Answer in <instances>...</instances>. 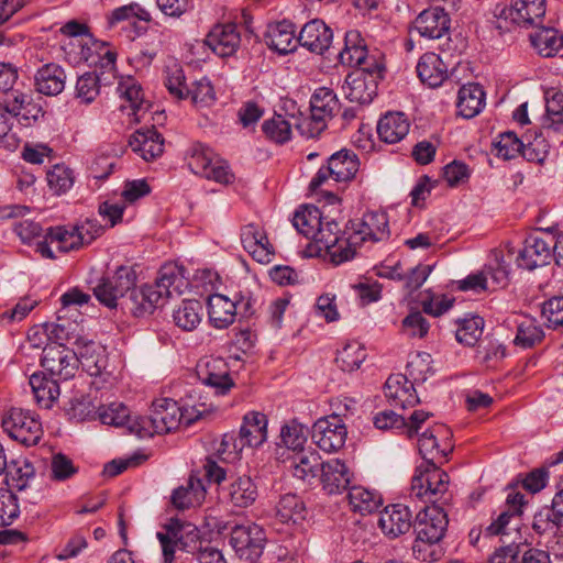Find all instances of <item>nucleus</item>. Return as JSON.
Listing matches in <instances>:
<instances>
[{
    "mask_svg": "<svg viewBox=\"0 0 563 563\" xmlns=\"http://www.w3.org/2000/svg\"><path fill=\"white\" fill-rule=\"evenodd\" d=\"M181 424V407L169 398L156 399L148 417H135L130 432L139 438H151L176 430Z\"/></svg>",
    "mask_w": 563,
    "mask_h": 563,
    "instance_id": "nucleus-1",
    "label": "nucleus"
},
{
    "mask_svg": "<svg viewBox=\"0 0 563 563\" xmlns=\"http://www.w3.org/2000/svg\"><path fill=\"white\" fill-rule=\"evenodd\" d=\"M165 528L166 532L156 533L164 563L174 561L176 549L197 555L208 544L201 539L200 531L194 523L172 519Z\"/></svg>",
    "mask_w": 563,
    "mask_h": 563,
    "instance_id": "nucleus-2",
    "label": "nucleus"
},
{
    "mask_svg": "<svg viewBox=\"0 0 563 563\" xmlns=\"http://www.w3.org/2000/svg\"><path fill=\"white\" fill-rule=\"evenodd\" d=\"M371 63L372 68H357L345 77L342 91L349 101L368 104L377 95L378 81L384 77L385 66H378L375 60Z\"/></svg>",
    "mask_w": 563,
    "mask_h": 563,
    "instance_id": "nucleus-3",
    "label": "nucleus"
},
{
    "mask_svg": "<svg viewBox=\"0 0 563 563\" xmlns=\"http://www.w3.org/2000/svg\"><path fill=\"white\" fill-rule=\"evenodd\" d=\"M136 273L131 266L121 265L114 272L106 274L93 287L96 298L109 308H115L128 297L135 286Z\"/></svg>",
    "mask_w": 563,
    "mask_h": 563,
    "instance_id": "nucleus-4",
    "label": "nucleus"
},
{
    "mask_svg": "<svg viewBox=\"0 0 563 563\" xmlns=\"http://www.w3.org/2000/svg\"><path fill=\"white\" fill-rule=\"evenodd\" d=\"M188 166L196 175H200L221 185H230L235 179L228 162L202 144L192 146Z\"/></svg>",
    "mask_w": 563,
    "mask_h": 563,
    "instance_id": "nucleus-5",
    "label": "nucleus"
},
{
    "mask_svg": "<svg viewBox=\"0 0 563 563\" xmlns=\"http://www.w3.org/2000/svg\"><path fill=\"white\" fill-rule=\"evenodd\" d=\"M439 465H419L411 482V493L432 505H437L449 487V475Z\"/></svg>",
    "mask_w": 563,
    "mask_h": 563,
    "instance_id": "nucleus-6",
    "label": "nucleus"
},
{
    "mask_svg": "<svg viewBox=\"0 0 563 563\" xmlns=\"http://www.w3.org/2000/svg\"><path fill=\"white\" fill-rule=\"evenodd\" d=\"M2 427L11 439L25 446L37 444L43 434L41 422L21 408H11L2 419Z\"/></svg>",
    "mask_w": 563,
    "mask_h": 563,
    "instance_id": "nucleus-7",
    "label": "nucleus"
},
{
    "mask_svg": "<svg viewBox=\"0 0 563 563\" xmlns=\"http://www.w3.org/2000/svg\"><path fill=\"white\" fill-rule=\"evenodd\" d=\"M266 542L264 530L255 525H239L231 530L230 544L236 555L249 563H257Z\"/></svg>",
    "mask_w": 563,
    "mask_h": 563,
    "instance_id": "nucleus-8",
    "label": "nucleus"
},
{
    "mask_svg": "<svg viewBox=\"0 0 563 563\" xmlns=\"http://www.w3.org/2000/svg\"><path fill=\"white\" fill-rule=\"evenodd\" d=\"M342 65L358 68H372L371 60H375L378 66H385L383 55L378 51L368 52L366 41L357 30H350L344 36V47L339 54Z\"/></svg>",
    "mask_w": 563,
    "mask_h": 563,
    "instance_id": "nucleus-9",
    "label": "nucleus"
},
{
    "mask_svg": "<svg viewBox=\"0 0 563 563\" xmlns=\"http://www.w3.org/2000/svg\"><path fill=\"white\" fill-rule=\"evenodd\" d=\"M341 415L345 412L320 418L312 427V440L324 452H335L345 443L347 431Z\"/></svg>",
    "mask_w": 563,
    "mask_h": 563,
    "instance_id": "nucleus-10",
    "label": "nucleus"
},
{
    "mask_svg": "<svg viewBox=\"0 0 563 563\" xmlns=\"http://www.w3.org/2000/svg\"><path fill=\"white\" fill-rule=\"evenodd\" d=\"M542 233H545L548 239L537 233L525 240L523 247L517 258L520 267L532 271L548 265L553 258L554 236L551 235V230H543Z\"/></svg>",
    "mask_w": 563,
    "mask_h": 563,
    "instance_id": "nucleus-11",
    "label": "nucleus"
},
{
    "mask_svg": "<svg viewBox=\"0 0 563 563\" xmlns=\"http://www.w3.org/2000/svg\"><path fill=\"white\" fill-rule=\"evenodd\" d=\"M42 366L51 376L68 379L75 375L78 367L77 353L59 344H47L43 349Z\"/></svg>",
    "mask_w": 563,
    "mask_h": 563,
    "instance_id": "nucleus-12",
    "label": "nucleus"
},
{
    "mask_svg": "<svg viewBox=\"0 0 563 563\" xmlns=\"http://www.w3.org/2000/svg\"><path fill=\"white\" fill-rule=\"evenodd\" d=\"M197 376L203 385L212 387L218 395H224L233 387L228 365L221 357L200 360L197 364Z\"/></svg>",
    "mask_w": 563,
    "mask_h": 563,
    "instance_id": "nucleus-13",
    "label": "nucleus"
},
{
    "mask_svg": "<svg viewBox=\"0 0 563 563\" xmlns=\"http://www.w3.org/2000/svg\"><path fill=\"white\" fill-rule=\"evenodd\" d=\"M545 14V0H511L509 8H503L499 15L512 23L529 27L538 26Z\"/></svg>",
    "mask_w": 563,
    "mask_h": 563,
    "instance_id": "nucleus-14",
    "label": "nucleus"
},
{
    "mask_svg": "<svg viewBox=\"0 0 563 563\" xmlns=\"http://www.w3.org/2000/svg\"><path fill=\"white\" fill-rule=\"evenodd\" d=\"M448 515L438 505L426 506L416 517L415 532L426 540L441 541L448 528Z\"/></svg>",
    "mask_w": 563,
    "mask_h": 563,
    "instance_id": "nucleus-15",
    "label": "nucleus"
},
{
    "mask_svg": "<svg viewBox=\"0 0 563 563\" xmlns=\"http://www.w3.org/2000/svg\"><path fill=\"white\" fill-rule=\"evenodd\" d=\"M203 42L216 55L224 58L236 53L241 45V35L234 23L217 24Z\"/></svg>",
    "mask_w": 563,
    "mask_h": 563,
    "instance_id": "nucleus-16",
    "label": "nucleus"
},
{
    "mask_svg": "<svg viewBox=\"0 0 563 563\" xmlns=\"http://www.w3.org/2000/svg\"><path fill=\"white\" fill-rule=\"evenodd\" d=\"M3 107L10 115L25 125H30L44 115L41 104L34 102L31 93L16 89L5 96Z\"/></svg>",
    "mask_w": 563,
    "mask_h": 563,
    "instance_id": "nucleus-17",
    "label": "nucleus"
},
{
    "mask_svg": "<svg viewBox=\"0 0 563 563\" xmlns=\"http://www.w3.org/2000/svg\"><path fill=\"white\" fill-rule=\"evenodd\" d=\"M388 217L383 211H371L364 214L352 233L354 243L365 241L379 242L389 238Z\"/></svg>",
    "mask_w": 563,
    "mask_h": 563,
    "instance_id": "nucleus-18",
    "label": "nucleus"
},
{
    "mask_svg": "<svg viewBox=\"0 0 563 563\" xmlns=\"http://www.w3.org/2000/svg\"><path fill=\"white\" fill-rule=\"evenodd\" d=\"M165 302L159 290L156 291L153 285H145L139 289L134 286L120 305L134 316L141 317L153 313L156 308L163 306Z\"/></svg>",
    "mask_w": 563,
    "mask_h": 563,
    "instance_id": "nucleus-19",
    "label": "nucleus"
},
{
    "mask_svg": "<svg viewBox=\"0 0 563 563\" xmlns=\"http://www.w3.org/2000/svg\"><path fill=\"white\" fill-rule=\"evenodd\" d=\"M257 486L247 475L231 478L230 483L221 487L223 500L233 507L247 508L257 498Z\"/></svg>",
    "mask_w": 563,
    "mask_h": 563,
    "instance_id": "nucleus-20",
    "label": "nucleus"
},
{
    "mask_svg": "<svg viewBox=\"0 0 563 563\" xmlns=\"http://www.w3.org/2000/svg\"><path fill=\"white\" fill-rule=\"evenodd\" d=\"M332 38V30L322 20L313 19L302 26L297 41L311 53L322 55L330 47Z\"/></svg>",
    "mask_w": 563,
    "mask_h": 563,
    "instance_id": "nucleus-21",
    "label": "nucleus"
},
{
    "mask_svg": "<svg viewBox=\"0 0 563 563\" xmlns=\"http://www.w3.org/2000/svg\"><path fill=\"white\" fill-rule=\"evenodd\" d=\"M413 29L423 37L440 38L450 30V18L442 8H430L416 18Z\"/></svg>",
    "mask_w": 563,
    "mask_h": 563,
    "instance_id": "nucleus-22",
    "label": "nucleus"
},
{
    "mask_svg": "<svg viewBox=\"0 0 563 563\" xmlns=\"http://www.w3.org/2000/svg\"><path fill=\"white\" fill-rule=\"evenodd\" d=\"M449 434V429L443 424H437L420 434L418 449L423 459L421 465H437L445 462L446 449H439L438 438H448Z\"/></svg>",
    "mask_w": 563,
    "mask_h": 563,
    "instance_id": "nucleus-23",
    "label": "nucleus"
},
{
    "mask_svg": "<svg viewBox=\"0 0 563 563\" xmlns=\"http://www.w3.org/2000/svg\"><path fill=\"white\" fill-rule=\"evenodd\" d=\"M153 287L159 290L165 301L174 295L180 296L188 288L185 268L177 263H166L161 267Z\"/></svg>",
    "mask_w": 563,
    "mask_h": 563,
    "instance_id": "nucleus-24",
    "label": "nucleus"
},
{
    "mask_svg": "<svg viewBox=\"0 0 563 563\" xmlns=\"http://www.w3.org/2000/svg\"><path fill=\"white\" fill-rule=\"evenodd\" d=\"M241 242L255 261L263 264L271 262L273 247L263 228L254 223L244 225L241 229Z\"/></svg>",
    "mask_w": 563,
    "mask_h": 563,
    "instance_id": "nucleus-25",
    "label": "nucleus"
},
{
    "mask_svg": "<svg viewBox=\"0 0 563 563\" xmlns=\"http://www.w3.org/2000/svg\"><path fill=\"white\" fill-rule=\"evenodd\" d=\"M385 396L394 407L406 409L419 404L413 383L402 374L390 375L385 383Z\"/></svg>",
    "mask_w": 563,
    "mask_h": 563,
    "instance_id": "nucleus-26",
    "label": "nucleus"
},
{
    "mask_svg": "<svg viewBox=\"0 0 563 563\" xmlns=\"http://www.w3.org/2000/svg\"><path fill=\"white\" fill-rule=\"evenodd\" d=\"M378 525L385 534L397 538L409 531L412 525L411 512L400 504L387 506L379 515Z\"/></svg>",
    "mask_w": 563,
    "mask_h": 563,
    "instance_id": "nucleus-27",
    "label": "nucleus"
},
{
    "mask_svg": "<svg viewBox=\"0 0 563 563\" xmlns=\"http://www.w3.org/2000/svg\"><path fill=\"white\" fill-rule=\"evenodd\" d=\"M320 481L328 494H341L351 482L349 468L339 459L329 460L322 464Z\"/></svg>",
    "mask_w": 563,
    "mask_h": 563,
    "instance_id": "nucleus-28",
    "label": "nucleus"
},
{
    "mask_svg": "<svg viewBox=\"0 0 563 563\" xmlns=\"http://www.w3.org/2000/svg\"><path fill=\"white\" fill-rule=\"evenodd\" d=\"M297 37L295 25L289 21L284 20L267 27L266 43L279 54L286 55L294 52L299 43Z\"/></svg>",
    "mask_w": 563,
    "mask_h": 563,
    "instance_id": "nucleus-29",
    "label": "nucleus"
},
{
    "mask_svg": "<svg viewBox=\"0 0 563 563\" xmlns=\"http://www.w3.org/2000/svg\"><path fill=\"white\" fill-rule=\"evenodd\" d=\"M117 91L126 102V104H121V109L129 110L128 114L139 122L141 117L147 111L141 85L134 78L128 77L119 82Z\"/></svg>",
    "mask_w": 563,
    "mask_h": 563,
    "instance_id": "nucleus-30",
    "label": "nucleus"
},
{
    "mask_svg": "<svg viewBox=\"0 0 563 563\" xmlns=\"http://www.w3.org/2000/svg\"><path fill=\"white\" fill-rule=\"evenodd\" d=\"M75 344L76 350L74 351L77 353L78 364H81L89 375H99L107 363L103 347L85 339H77Z\"/></svg>",
    "mask_w": 563,
    "mask_h": 563,
    "instance_id": "nucleus-31",
    "label": "nucleus"
},
{
    "mask_svg": "<svg viewBox=\"0 0 563 563\" xmlns=\"http://www.w3.org/2000/svg\"><path fill=\"white\" fill-rule=\"evenodd\" d=\"M34 82L37 92L46 96H57L65 88L66 74L59 65L46 64L37 69Z\"/></svg>",
    "mask_w": 563,
    "mask_h": 563,
    "instance_id": "nucleus-32",
    "label": "nucleus"
},
{
    "mask_svg": "<svg viewBox=\"0 0 563 563\" xmlns=\"http://www.w3.org/2000/svg\"><path fill=\"white\" fill-rule=\"evenodd\" d=\"M130 145L143 159L152 161L162 155L164 139L154 128L141 129L132 135Z\"/></svg>",
    "mask_w": 563,
    "mask_h": 563,
    "instance_id": "nucleus-33",
    "label": "nucleus"
},
{
    "mask_svg": "<svg viewBox=\"0 0 563 563\" xmlns=\"http://www.w3.org/2000/svg\"><path fill=\"white\" fill-rule=\"evenodd\" d=\"M267 439V418L264 413L252 411L244 416L240 429L241 446H258Z\"/></svg>",
    "mask_w": 563,
    "mask_h": 563,
    "instance_id": "nucleus-34",
    "label": "nucleus"
},
{
    "mask_svg": "<svg viewBox=\"0 0 563 563\" xmlns=\"http://www.w3.org/2000/svg\"><path fill=\"white\" fill-rule=\"evenodd\" d=\"M410 123L402 112H387L377 123L379 139L389 144L398 143L409 132Z\"/></svg>",
    "mask_w": 563,
    "mask_h": 563,
    "instance_id": "nucleus-35",
    "label": "nucleus"
},
{
    "mask_svg": "<svg viewBox=\"0 0 563 563\" xmlns=\"http://www.w3.org/2000/svg\"><path fill=\"white\" fill-rule=\"evenodd\" d=\"M236 302L224 295L213 294L208 298L210 322L218 329L228 328L235 320Z\"/></svg>",
    "mask_w": 563,
    "mask_h": 563,
    "instance_id": "nucleus-36",
    "label": "nucleus"
},
{
    "mask_svg": "<svg viewBox=\"0 0 563 563\" xmlns=\"http://www.w3.org/2000/svg\"><path fill=\"white\" fill-rule=\"evenodd\" d=\"M420 80L431 88L442 85L448 76V67L441 57L434 53L422 55L417 65Z\"/></svg>",
    "mask_w": 563,
    "mask_h": 563,
    "instance_id": "nucleus-37",
    "label": "nucleus"
},
{
    "mask_svg": "<svg viewBox=\"0 0 563 563\" xmlns=\"http://www.w3.org/2000/svg\"><path fill=\"white\" fill-rule=\"evenodd\" d=\"M334 183H346L354 178L360 163L356 154L341 150L332 154L327 163Z\"/></svg>",
    "mask_w": 563,
    "mask_h": 563,
    "instance_id": "nucleus-38",
    "label": "nucleus"
},
{
    "mask_svg": "<svg viewBox=\"0 0 563 563\" xmlns=\"http://www.w3.org/2000/svg\"><path fill=\"white\" fill-rule=\"evenodd\" d=\"M459 113L465 119L476 117L485 107V91L478 84H467L459 90Z\"/></svg>",
    "mask_w": 563,
    "mask_h": 563,
    "instance_id": "nucleus-39",
    "label": "nucleus"
},
{
    "mask_svg": "<svg viewBox=\"0 0 563 563\" xmlns=\"http://www.w3.org/2000/svg\"><path fill=\"white\" fill-rule=\"evenodd\" d=\"M206 497V487L198 477L190 476L186 483L174 490L172 503L178 509H188L202 504Z\"/></svg>",
    "mask_w": 563,
    "mask_h": 563,
    "instance_id": "nucleus-40",
    "label": "nucleus"
},
{
    "mask_svg": "<svg viewBox=\"0 0 563 563\" xmlns=\"http://www.w3.org/2000/svg\"><path fill=\"white\" fill-rule=\"evenodd\" d=\"M532 46L544 57H563V35L552 27H541L530 34Z\"/></svg>",
    "mask_w": 563,
    "mask_h": 563,
    "instance_id": "nucleus-41",
    "label": "nucleus"
},
{
    "mask_svg": "<svg viewBox=\"0 0 563 563\" xmlns=\"http://www.w3.org/2000/svg\"><path fill=\"white\" fill-rule=\"evenodd\" d=\"M53 377L34 373L29 379L36 402L45 409L52 408L59 396V386Z\"/></svg>",
    "mask_w": 563,
    "mask_h": 563,
    "instance_id": "nucleus-42",
    "label": "nucleus"
},
{
    "mask_svg": "<svg viewBox=\"0 0 563 563\" xmlns=\"http://www.w3.org/2000/svg\"><path fill=\"white\" fill-rule=\"evenodd\" d=\"M323 463L314 450L296 452L291 457L292 474L298 479L309 482L318 476Z\"/></svg>",
    "mask_w": 563,
    "mask_h": 563,
    "instance_id": "nucleus-43",
    "label": "nucleus"
},
{
    "mask_svg": "<svg viewBox=\"0 0 563 563\" xmlns=\"http://www.w3.org/2000/svg\"><path fill=\"white\" fill-rule=\"evenodd\" d=\"M340 109L339 100L332 89L327 87L318 88L310 100V112L314 118L327 123Z\"/></svg>",
    "mask_w": 563,
    "mask_h": 563,
    "instance_id": "nucleus-44",
    "label": "nucleus"
},
{
    "mask_svg": "<svg viewBox=\"0 0 563 563\" xmlns=\"http://www.w3.org/2000/svg\"><path fill=\"white\" fill-rule=\"evenodd\" d=\"M164 85L169 95L177 99L184 100L188 98V87L181 65L174 58L166 60L164 66Z\"/></svg>",
    "mask_w": 563,
    "mask_h": 563,
    "instance_id": "nucleus-45",
    "label": "nucleus"
},
{
    "mask_svg": "<svg viewBox=\"0 0 563 563\" xmlns=\"http://www.w3.org/2000/svg\"><path fill=\"white\" fill-rule=\"evenodd\" d=\"M323 219L319 208L303 206L295 212L292 224L299 233L311 240Z\"/></svg>",
    "mask_w": 563,
    "mask_h": 563,
    "instance_id": "nucleus-46",
    "label": "nucleus"
},
{
    "mask_svg": "<svg viewBox=\"0 0 563 563\" xmlns=\"http://www.w3.org/2000/svg\"><path fill=\"white\" fill-rule=\"evenodd\" d=\"M305 504L295 494L283 495L276 505V517L283 523H298L305 518Z\"/></svg>",
    "mask_w": 563,
    "mask_h": 563,
    "instance_id": "nucleus-47",
    "label": "nucleus"
},
{
    "mask_svg": "<svg viewBox=\"0 0 563 563\" xmlns=\"http://www.w3.org/2000/svg\"><path fill=\"white\" fill-rule=\"evenodd\" d=\"M201 310L202 306L198 300H183L173 313L174 322L185 331H192L201 321Z\"/></svg>",
    "mask_w": 563,
    "mask_h": 563,
    "instance_id": "nucleus-48",
    "label": "nucleus"
},
{
    "mask_svg": "<svg viewBox=\"0 0 563 563\" xmlns=\"http://www.w3.org/2000/svg\"><path fill=\"white\" fill-rule=\"evenodd\" d=\"M544 336L542 328L538 324L537 320L522 317L517 321V334L514 343L522 349L532 347L534 344L540 343Z\"/></svg>",
    "mask_w": 563,
    "mask_h": 563,
    "instance_id": "nucleus-49",
    "label": "nucleus"
},
{
    "mask_svg": "<svg viewBox=\"0 0 563 563\" xmlns=\"http://www.w3.org/2000/svg\"><path fill=\"white\" fill-rule=\"evenodd\" d=\"M46 240H49V243L60 252H69L82 246V238H78L74 225L49 228L46 232Z\"/></svg>",
    "mask_w": 563,
    "mask_h": 563,
    "instance_id": "nucleus-50",
    "label": "nucleus"
},
{
    "mask_svg": "<svg viewBox=\"0 0 563 563\" xmlns=\"http://www.w3.org/2000/svg\"><path fill=\"white\" fill-rule=\"evenodd\" d=\"M347 498L352 509L362 515L373 512L382 503L379 495L361 486L351 487Z\"/></svg>",
    "mask_w": 563,
    "mask_h": 563,
    "instance_id": "nucleus-51",
    "label": "nucleus"
},
{
    "mask_svg": "<svg viewBox=\"0 0 563 563\" xmlns=\"http://www.w3.org/2000/svg\"><path fill=\"white\" fill-rule=\"evenodd\" d=\"M365 358L366 353L363 345L357 341H352L338 352L335 361L342 371L353 372L360 368Z\"/></svg>",
    "mask_w": 563,
    "mask_h": 563,
    "instance_id": "nucleus-52",
    "label": "nucleus"
},
{
    "mask_svg": "<svg viewBox=\"0 0 563 563\" xmlns=\"http://www.w3.org/2000/svg\"><path fill=\"white\" fill-rule=\"evenodd\" d=\"M98 419L103 424L122 427L128 426L130 430V424L134 421L130 417V410L126 406L121 402H112L108 406H100L98 408Z\"/></svg>",
    "mask_w": 563,
    "mask_h": 563,
    "instance_id": "nucleus-53",
    "label": "nucleus"
},
{
    "mask_svg": "<svg viewBox=\"0 0 563 563\" xmlns=\"http://www.w3.org/2000/svg\"><path fill=\"white\" fill-rule=\"evenodd\" d=\"M5 472L12 486L18 490L25 489L29 481L35 475L34 466L26 459L11 461Z\"/></svg>",
    "mask_w": 563,
    "mask_h": 563,
    "instance_id": "nucleus-54",
    "label": "nucleus"
},
{
    "mask_svg": "<svg viewBox=\"0 0 563 563\" xmlns=\"http://www.w3.org/2000/svg\"><path fill=\"white\" fill-rule=\"evenodd\" d=\"M488 282L494 287H505L509 280V265L500 251H493L489 263L484 267Z\"/></svg>",
    "mask_w": 563,
    "mask_h": 563,
    "instance_id": "nucleus-55",
    "label": "nucleus"
},
{
    "mask_svg": "<svg viewBox=\"0 0 563 563\" xmlns=\"http://www.w3.org/2000/svg\"><path fill=\"white\" fill-rule=\"evenodd\" d=\"M561 527L551 508H543L536 512L531 523L533 532L542 538L544 542L559 532Z\"/></svg>",
    "mask_w": 563,
    "mask_h": 563,
    "instance_id": "nucleus-56",
    "label": "nucleus"
},
{
    "mask_svg": "<svg viewBox=\"0 0 563 563\" xmlns=\"http://www.w3.org/2000/svg\"><path fill=\"white\" fill-rule=\"evenodd\" d=\"M549 150L550 145L545 137L541 133H536L533 139L531 135L525 136L521 155L528 162L542 164L548 157Z\"/></svg>",
    "mask_w": 563,
    "mask_h": 563,
    "instance_id": "nucleus-57",
    "label": "nucleus"
},
{
    "mask_svg": "<svg viewBox=\"0 0 563 563\" xmlns=\"http://www.w3.org/2000/svg\"><path fill=\"white\" fill-rule=\"evenodd\" d=\"M294 122L282 114H275L263 123V132L272 141L283 144L290 140Z\"/></svg>",
    "mask_w": 563,
    "mask_h": 563,
    "instance_id": "nucleus-58",
    "label": "nucleus"
},
{
    "mask_svg": "<svg viewBox=\"0 0 563 563\" xmlns=\"http://www.w3.org/2000/svg\"><path fill=\"white\" fill-rule=\"evenodd\" d=\"M308 430L297 421H291L282 427L280 441L289 450L299 452L305 450Z\"/></svg>",
    "mask_w": 563,
    "mask_h": 563,
    "instance_id": "nucleus-59",
    "label": "nucleus"
},
{
    "mask_svg": "<svg viewBox=\"0 0 563 563\" xmlns=\"http://www.w3.org/2000/svg\"><path fill=\"white\" fill-rule=\"evenodd\" d=\"M441 541L426 540L424 537L416 534L412 544L413 556L427 563H433L444 555V549L440 543Z\"/></svg>",
    "mask_w": 563,
    "mask_h": 563,
    "instance_id": "nucleus-60",
    "label": "nucleus"
},
{
    "mask_svg": "<svg viewBox=\"0 0 563 563\" xmlns=\"http://www.w3.org/2000/svg\"><path fill=\"white\" fill-rule=\"evenodd\" d=\"M99 76L95 71H88L79 76L75 87V97L81 103H91L100 93Z\"/></svg>",
    "mask_w": 563,
    "mask_h": 563,
    "instance_id": "nucleus-61",
    "label": "nucleus"
},
{
    "mask_svg": "<svg viewBox=\"0 0 563 563\" xmlns=\"http://www.w3.org/2000/svg\"><path fill=\"white\" fill-rule=\"evenodd\" d=\"M99 407L96 399L90 395L80 396L71 399L67 415L70 419L77 421L92 420L98 418Z\"/></svg>",
    "mask_w": 563,
    "mask_h": 563,
    "instance_id": "nucleus-62",
    "label": "nucleus"
},
{
    "mask_svg": "<svg viewBox=\"0 0 563 563\" xmlns=\"http://www.w3.org/2000/svg\"><path fill=\"white\" fill-rule=\"evenodd\" d=\"M484 319L479 316H472L463 319L456 330V340L465 345L473 346L482 336Z\"/></svg>",
    "mask_w": 563,
    "mask_h": 563,
    "instance_id": "nucleus-63",
    "label": "nucleus"
},
{
    "mask_svg": "<svg viewBox=\"0 0 563 563\" xmlns=\"http://www.w3.org/2000/svg\"><path fill=\"white\" fill-rule=\"evenodd\" d=\"M430 329L429 321L419 310L411 309L401 321V331L409 338H424Z\"/></svg>",
    "mask_w": 563,
    "mask_h": 563,
    "instance_id": "nucleus-64",
    "label": "nucleus"
}]
</instances>
